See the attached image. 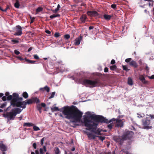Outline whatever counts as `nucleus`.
Instances as JSON below:
<instances>
[{
  "instance_id": "09e8293b",
  "label": "nucleus",
  "mask_w": 154,
  "mask_h": 154,
  "mask_svg": "<svg viewBox=\"0 0 154 154\" xmlns=\"http://www.w3.org/2000/svg\"><path fill=\"white\" fill-rule=\"evenodd\" d=\"M33 57L34 58L36 59H39L38 56L37 54L34 55Z\"/></svg>"
},
{
  "instance_id": "393cba45",
  "label": "nucleus",
  "mask_w": 154,
  "mask_h": 154,
  "mask_svg": "<svg viewBox=\"0 0 154 154\" xmlns=\"http://www.w3.org/2000/svg\"><path fill=\"white\" fill-rule=\"evenodd\" d=\"M23 97L25 99L28 98L29 95L25 91L22 94Z\"/></svg>"
},
{
  "instance_id": "a19ab883",
  "label": "nucleus",
  "mask_w": 154,
  "mask_h": 154,
  "mask_svg": "<svg viewBox=\"0 0 154 154\" xmlns=\"http://www.w3.org/2000/svg\"><path fill=\"white\" fill-rule=\"evenodd\" d=\"M58 9H57V8H56L54 10H52V11L53 12V13H56L59 10Z\"/></svg>"
},
{
  "instance_id": "bb28decb",
  "label": "nucleus",
  "mask_w": 154,
  "mask_h": 154,
  "mask_svg": "<svg viewBox=\"0 0 154 154\" xmlns=\"http://www.w3.org/2000/svg\"><path fill=\"white\" fill-rule=\"evenodd\" d=\"M51 111L53 112L55 111H59L60 109L57 107H54L52 108H51Z\"/></svg>"
},
{
  "instance_id": "13d9d810",
  "label": "nucleus",
  "mask_w": 154,
  "mask_h": 154,
  "mask_svg": "<svg viewBox=\"0 0 154 154\" xmlns=\"http://www.w3.org/2000/svg\"><path fill=\"white\" fill-rule=\"evenodd\" d=\"M43 150H44V151L45 152H46L47 151L46 148L45 146H43Z\"/></svg>"
},
{
  "instance_id": "c85d7f7f",
  "label": "nucleus",
  "mask_w": 154,
  "mask_h": 154,
  "mask_svg": "<svg viewBox=\"0 0 154 154\" xmlns=\"http://www.w3.org/2000/svg\"><path fill=\"white\" fill-rule=\"evenodd\" d=\"M54 152L55 154H60V149L59 148L57 147L55 148Z\"/></svg>"
},
{
  "instance_id": "ea45409f",
  "label": "nucleus",
  "mask_w": 154,
  "mask_h": 154,
  "mask_svg": "<svg viewBox=\"0 0 154 154\" xmlns=\"http://www.w3.org/2000/svg\"><path fill=\"white\" fill-rule=\"evenodd\" d=\"M132 58H127L125 60V61L126 63H129L132 61Z\"/></svg>"
},
{
  "instance_id": "20e7f679",
  "label": "nucleus",
  "mask_w": 154,
  "mask_h": 154,
  "mask_svg": "<svg viewBox=\"0 0 154 154\" xmlns=\"http://www.w3.org/2000/svg\"><path fill=\"white\" fill-rule=\"evenodd\" d=\"M85 113L87 116H89V118H91V119L90 120H93V122H95L108 124L112 120H114L115 119H112L109 120H108L107 119L104 117L102 116L94 114L91 115V112H87Z\"/></svg>"
},
{
  "instance_id": "8fccbe9b",
  "label": "nucleus",
  "mask_w": 154,
  "mask_h": 154,
  "mask_svg": "<svg viewBox=\"0 0 154 154\" xmlns=\"http://www.w3.org/2000/svg\"><path fill=\"white\" fill-rule=\"evenodd\" d=\"M40 154H44L43 149L42 148H40L39 149Z\"/></svg>"
},
{
  "instance_id": "a878e982",
  "label": "nucleus",
  "mask_w": 154,
  "mask_h": 154,
  "mask_svg": "<svg viewBox=\"0 0 154 154\" xmlns=\"http://www.w3.org/2000/svg\"><path fill=\"white\" fill-rule=\"evenodd\" d=\"M60 15L57 14H53L52 15H51L50 16V18L51 19H53V18L57 17H60Z\"/></svg>"
},
{
  "instance_id": "0eeeda50",
  "label": "nucleus",
  "mask_w": 154,
  "mask_h": 154,
  "mask_svg": "<svg viewBox=\"0 0 154 154\" xmlns=\"http://www.w3.org/2000/svg\"><path fill=\"white\" fill-rule=\"evenodd\" d=\"M134 134L133 132L131 131H125L122 136V138L124 140H129L128 142L130 144L133 141L132 140L133 136Z\"/></svg>"
},
{
  "instance_id": "37998d69",
  "label": "nucleus",
  "mask_w": 154,
  "mask_h": 154,
  "mask_svg": "<svg viewBox=\"0 0 154 154\" xmlns=\"http://www.w3.org/2000/svg\"><path fill=\"white\" fill-rule=\"evenodd\" d=\"M45 139V137H44L41 139V145H43Z\"/></svg>"
},
{
  "instance_id": "052dcab7",
  "label": "nucleus",
  "mask_w": 154,
  "mask_h": 154,
  "mask_svg": "<svg viewBox=\"0 0 154 154\" xmlns=\"http://www.w3.org/2000/svg\"><path fill=\"white\" fill-rule=\"evenodd\" d=\"M114 139L117 142L119 141V139L118 138L116 137L114 138Z\"/></svg>"
},
{
  "instance_id": "c756f323",
  "label": "nucleus",
  "mask_w": 154,
  "mask_h": 154,
  "mask_svg": "<svg viewBox=\"0 0 154 154\" xmlns=\"http://www.w3.org/2000/svg\"><path fill=\"white\" fill-rule=\"evenodd\" d=\"M43 8L42 7H39L36 10V13H38L43 11Z\"/></svg>"
},
{
  "instance_id": "f257e3e1",
  "label": "nucleus",
  "mask_w": 154,
  "mask_h": 154,
  "mask_svg": "<svg viewBox=\"0 0 154 154\" xmlns=\"http://www.w3.org/2000/svg\"><path fill=\"white\" fill-rule=\"evenodd\" d=\"M62 109H63L62 113L66 116V119L72 120L71 122L72 123H76L80 121L83 113L76 106H64Z\"/></svg>"
},
{
  "instance_id": "7ed1b4c3",
  "label": "nucleus",
  "mask_w": 154,
  "mask_h": 154,
  "mask_svg": "<svg viewBox=\"0 0 154 154\" xmlns=\"http://www.w3.org/2000/svg\"><path fill=\"white\" fill-rule=\"evenodd\" d=\"M83 121V123L85 126L87 128L86 130L97 134L98 136L101 135V131L99 129H97L98 125V123L91 120L86 115L84 116Z\"/></svg>"
},
{
  "instance_id": "3c124183",
  "label": "nucleus",
  "mask_w": 154,
  "mask_h": 154,
  "mask_svg": "<svg viewBox=\"0 0 154 154\" xmlns=\"http://www.w3.org/2000/svg\"><path fill=\"white\" fill-rule=\"evenodd\" d=\"M33 147L35 149L36 148V144L35 143H34L33 144Z\"/></svg>"
},
{
  "instance_id": "0e129e2a",
  "label": "nucleus",
  "mask_w": 154,
  "mask_h": 154,
  "mask_svg": "<svg viewBox=\"0 0 154 154\" xmlns=\"http://www.w3.org/2000/svg\"><path fill=\"white\" fill-rule=\"evenodd\" d=\"M149 6H153V3L152 2H149Z\"/></svg>"
},
{
  "instance_id": "603ef678",
  "label": "nucleus",
  "mask_w": 154,
  "mask_h": 154,
  "mask_svg": "<svg viewBox=\"0 0 154 154\" xmlns=\"http://www.w3.org/2000/svg\"><path fill=\"white\" fill-rule=\"evenodd\" d=\"M148 77L150 79H154V75H153L150 76H149Z\"/></svg>"
},
{
  "instance_id": "4c0bfd02",
  "label": "nucleus",
  "mask_w": 154,
  "mask_h": 154,
  "mask_svg": "<svg viewBox=\"0 0 154 154\" xmlns=\"http://www.w3.org/2000/svg\"><path fill=\"white\" fill-rule=\"evenodd\" d=\"M64 38L66 39H68L70 38V35L69 34H66L64 36Z\"/></svg>"
},
{
  "instance_id": "5fc2aeb1",
  "label": "nucleus",
  "mask_w": 154,
  "mask_h": 154,
  "mask_svg": "<svg viewBox=\"0 0 154 154\" xmlns=\"http://www.w3.org/2000/svg\"><path fill=\"white\" fill-rule=\"evenodd\" d=\"M147 116H149L150 117L151 119H154V115H152L150 114L149 115H147Z\"/></svg>"
},
{
  "instance_id": "f704fd0d",
  "label": "nucleus",
  "mask_w": 154,
  "mask_h": 154,
  "mask_svg": "<svg viewBox=\"0 0 154 154\" xmlns=\"http://www.w3.org/2000/svg\"><path fill=\"white\" fill-rule=\"evenodd\" d=\"M137 114L138 115L137 117L139 118H142L145 116V115L143 114H139L138 113H137Z\"/></svg>"
},
{
  "instance_id": "49530a36",
  "label": "nucleus",
  "mask_w": 154,
  "mask_h": 154,
  "mask_svg": "<svg viewBox=\"0 0 154 154\" xmlns=\"http://www.w3.org/2000/svg\"><path fill=\"white\" fill-rule=\"evenodd\" d=\"M14 52L15 54L17 55L20 54V52L17 50H14Z\"/></svg>"
},
{
  "instance_id": "39448f33",
  "label": "nucleus",
  "mask_w": 154,
  "mask_h": 154,
  "mask_svg": "<svg viewBox=\"0 0 154 154\" xmlns=\"http://www.w3.org/2000/svg\"><path fill=\"white\" fill-rule=\"evenodd\" d=\"M22 110L23 109L18 108L13 109L11 112H7L3 114V116L7 118L8 120H13L16 115L20 113Z\"/></svg>"
},
{
  "instance_id": "2f4dec72",
  "label": "nucleus",
  "mask_w": 154,
  "mask_h": 154,
  "mask_svg": "<svg viewBox=\"0 0 154 154\" xmlns=\"http://www.w3.org/2000/svg\"><path fill=\"white\" fill-rule=\"evenodd\" d=\"M97 137H98L99 138V140H101L102 142H103V140L106 138V137H102L100 136H97Z\"/></svg>"
},
{
  "instance_id": "58836bf2",
  "label": "nucleus",
  "mask_w": 154,
  "mask_h": 154,
  "mask_svg": "<svg viewBox=\"0 0 154 154\" xmlns=\"http://www.w3.org/2000/svg\"><path fill=\"white\" fill-rule=\"evenodd\" d=\"M113 126V124L112 123H111L108 125L107 126L108 128L109 129H111L112 127V126Z\"/></svg>"
},
{
  "instance_id": "a211bd4d",
  "label": "nucleus",
  "mask_w": 154,
  "mask_h": 154,
  "mask_svg": "<svg viewBox=\"0 0 154 154\" xmlns=\"http://www.w3.org/2000/svg\"><path fill=\"white\" fill-rule=\"evenodd\" d=\"M87 135L88 138H90V139H94L95 138V137L97 136V135H94L92 133H88Z\"/></svg>"
},
{
  "instance_id": "ddd939ff",
  "label": "nucleus",
  "mask_w": 154,
  "mask_h": 154,
  "mask_svg": "<svg viewBox=\"0 0 154 154\" xmlns=\"http://www.w3.org/2000/svg\"><path fill=\"white\" fill-rule=\"evenodd\" d=\"M46 106V104L45 103H42L41 104H38L37 105V109L38 110L39 112L41 113L42 112V107H45Z\"/></svg>"
},
{
  "instance_id": "2eb2a0df",
  "label": "nucleus",
  "mask_w": 154,
  "mask_h": 154,
  "mask_svg": "<svg viewBox=\"0 0 154 154\" xmlns=\"http://www.w3.org/2000/svg\"><path fill=\"white\" fill-rule=\"evenodd\" d=\"M129 65L135 68H137L138 66L137 63L135 61L132 60L129 63Z\"/></svg>"
},
{
  "instance_id": "6ab92c4d",
  "label": "nucleus",
  "mask_w": 154,
  "mask_h": 154,
  "mask_svg": "<svg viewBox=\"0 0 154 154\" xmlns=\"http://www.w3.org/2000/svg\"><path fill=\"white\" fill-rule=\"evenodd\" d=\"M113 15H108V14H105L103 15L104 18L106 20H110L111 18L112 17Z\"/></svg>"
},
{
  "instance_id": "6e6552de",
  "label": "nucleus",
  "mask_w": 154,
  "mask_h": 154,
  "mask_svg": "<svg viewBox=\"0 0 154 154\" xmlns=\"http://www.w3.org/2000/svg\"><path fill=\"white\" fill-rule=\"evenodd\" d=\"M22 29L21 26L19 25L17 26L14 29L15 33L14 35L20 36L22 34Z\"/></svg>"
},
{
  "instance_id": "4d7b16f0",
  "label": "nucleus",
  "mask_w": 154,
  "mask_h": 154,
  "mask_svg": "<svg viewBox=\"0 0 154 154\" xmlns=\"http://www.w3.org/2000/svg\"><path fill=\"white\" fill-rule=\"evenodd\" d=\"M17 59H18L21 60H24V59H23L20 56H17Z\"/></svg>"
},
{
  "instance_id": "f3484780",
  "label": "nucleus",
  "mask_w": 154,
  "mask_h": 154,
  "mask_svg": "<svg viewBox=\"0 0 154 154\" xmlns=\"http://www.w3.org/2000/svg\"><path fill=\"white\" fill-rule=\"evenodd\" d=\"M82 37L80 36L79 37L76 38L75 40V42L74 44L76 45H79L81 42V40L82 39Z\"/></svg>"
},
{
  "instance_id": "6e6d98bb",
  "label": "nucleus",
  "mask_w": 154,
  "mask_h": 154,
  "mask_svg": "<svg viewBox=\"0 0 154 154\" xmlns=\"http://www.w3.org/2000/svg\"><path fill=\"white\" fill-rule=\"evenodd\" d=\"M115 63V60L112 59L111 61V64H113Z\"/></svg>"
},
{
  "instance_id": "9b49d317",
  "label": "nucleus",
  "mask_w": 154,
  "mask_h": 154,
  "mask_svg": "<svg viewBox=\"0 0 154 154\" xmlns=\"http://www.w3.org/2000/svg\"><path fill=\"white\" fill-rule=\"evenodd\" d=\"M87 14L89 16L92 17H96L99 15V14L96 11H88L87 13Z\"/></svg>"
},
{
  "instance_id": "c03bdc74",
  "label": "nucleus",
  "mask_w": 154,
  "mask_h": 154,
  "mask_svg": "<svg viewBox=\"0 0 154 154\" xmlns=\"http://www.w3.org/2000/svg\"><path fill=\"white\" fill-rule=\"evenodd\" d=\"M60 36V35L58 32H56L54 34V36L56 37H58Z\"/></svg>"
},
{
  "instance_id": "b1692460",
  "label": "nucleus",
  "mask_w": 154,
  "mask_h": 154,
  "mask_svg": "<svg viewBox=\"0 0 154 154\" xmlns=\"http://www.w3.org/2000/svg\"><path fill=\"white\" fill-rule=\"evenodd\" d=\"M20 6V3L18 0H16V2L14 4V7L17 8H19Z\"/></svg>"
},
{
  "instance_id": "7c9ffc66",
  "label": "nucleus",
  "mask_w": 154,
  "mask_h": 154,
  "mask_svg": "<svg viewBox=\"0 0 154 154\" xmlns=\"http://www.w3.org/2000/svg\"><path fill=\"white\" fill-rule=\"evenodd\" d=\"M110 68L111 70H114L116 69L117 66L115 65H114L111 66L110 67Z\"/></svg>"
},
{
  "instance_id": "bf43d9fd",
  "label": "nucleus",
  "mask_w": 154,
  "mask_h": 154,
  "mask_svg": "<svg viewBox=\"0 0 154 154\" xmlns=\"http://www.w3.org/2000/svg\"><path fill=\"white\" fill-rule=\"evenodd\" d=\"M45 32L46 33L48 34H50L51 33V32L48 30H45Z\"/></svg>"
},
{
  "instance_id": "4468645a",
  "label": "nucleus",
  "mask_w": 154,
  "mask_h": 154,
  "mask_svg": "<svg viewBox=\"0 0 154 154\" xmlns=\"http://www.w3.org/2000/svg\"><path fill=\"white\" fill-rule=\"evenodd\" d=\"M13 95H9L7 97L6 96H4L2 98V100L3 101H5L6 100H11V102L12 101L13 99Z\"/></svg>"
},
{
  "instance_id": "423d86ee",
  "label": "nucleus",
  "mask_w": 154,
  "mask_h": 154,
  "mask_svg": "<svg viewBox=\"0 0 154 154\" xmlns=\"http://www.w3.org/2000/svg\"><path fill=\"white\" fill-rule=\"evenodd\" d=\"M83 82L86 86L87 85H90L92 88L99 86L101 84L100 80L98 79H96L95 80L85 79L84 80Z\"/></svg>"
},
{
  "instance_id": "aec40b11",
  "label": "nucleus",
  "mask_w": 154,
  "mask_h": 154,
  "mask_svg": "<svg viewBox=\"0 0 154 154\" xmlns=\"http://www.w3.org/2000/svg\"><path fill=\"white\" fill-rule=\"evenodd\" d=\"M40 90L42 91H44V90H45L47 92H49L50 91V88L47 86H46L44 88H41L40 89Z\"/></svg>"
},
{
  "instance_id": "1a4fd4ad",
  "label": "nucleus",
  "mask_w": 154,
  "mask_h": 154,
  "mask_svg": "<svg viewBox=\"0 0 154 154\" xmlns=\"http://www.w3.org/2000/svg\"><path fill=\"white\" fill-rule=\"evenodd\" d=\"M143 125L144 126V128L149 129V127L148 126L150 123V120L146 118V119L142 120Z\"/></svg>"
},
{
  "instance_id": "a18cd8bd",
  "label": "nucleus",
  "mask_w": 154,
  "mask_h": 154,
  "mask_svg": "<svg viewBox=\"0 0 154 154\" xmlns=\"http://www.w3.org/2000/svg\"><path fill=\"white\" fill-rule=\"evenodd\" d=\"M73 1L76 3H79L82 2V0H73Z\"/></svg>"
},
{
  "instance_id": "c9c22d12",
  "label": "nucleus",
  "mask_w": 154,
  "mask_h": 154,
  "mask_svg": "<svg viewBox=\"0 0 154 154\" xmlns=\"http://www.w3.org/2000/svg\"><path fill=\"white\" fill-rule=\"evenodd\" d=\"M33 129L34 131H38L40 130L39 128L36 126H33Z\"/></svg>"
},
{
  "instance_id": "5701e85b",
  "label": "nucleus",
  "mask_w": 154,
  "mask_h": 154,
  "mask_svg": "<svg viewBox=\"0 0 154 154\" xmlns=\"http://www.w3.org/2000/svg\"><path fill=\"white\" fill-rule=\"evenodd\" d=\"M24 126L30 127L31 126H33L34 124L31 123H25L23 125Z\"/></svg>"
},
{
  "instance_id": "473e14b6",
  "label": "nucleus",
  "mask_w": 154,
  "mask_h": 154,
  "mask_svg": "<svg viewBox=\"0 0 154 154\" xmlns=\"http://www.w3.org/2000/svg\"><path fill=\"white\" fill-rule=\"evenodd\" d=\"M122 69L126 71H129L130 70L129 69H128L127 66L126 65H122Z\"/></svg>"
},
{
  "instance_id": "dca6fc26",
  "label": "nucleus",
  "mask_w": 154,
  "mask_h": 154,
  "mask_svg": "<svg viewBox=\"0 0 154 154\" xmlns=\"http://www.w3.org/2000/svg\"><path fill=\"white\" fill-rule=\"evenodd\" d=\"M87 18V16L85 14L82 15L80 17V20L81 21L82 23H84L85 22L86 19Z\"/></svg>"
},
{
  "instance_id": "774afa93",
  "label": "nucleus",
  "mask_w": 154,
  "mask_h": 154,
  "mask_svg": "<svg viewBox=\"0 0 154 154\" xmlns=\"http://www.w3.org/2000/svg\"><path fill=\"white\" fill-rule=\"evenodd\" d=\"M35 154H39V152L38 150H36L35 151Z\"/></svg>"
},
{
  "instance_id": "e433bc0d",
  "label": "nucleus",
  "mask_w": 154,
  "mask_h": 154,
  "mask_svg": "<svg viewBox=\"0 0 154 154\" xmlns=\"http://www.w3.org/2000/svg\"><path fill=\"white\" fill-rule=\"evenodd\" d=\"M55 94V92H52L51 96L49 97V99H50L53 98L54 96V95Z\"/></svg>"
},
{
  "instance_id": "864d4df0",
  "label": "nucleus",
  "mask_w": 154,
  "mask_h": 154,
  "mask_svg": "<svg viewBox=\"0 0 154 154\" xmlns=\"http://www.w3.org/2000/svg\"><path fill=\"white\" fill-rule=\"evenodd\" d=\"M108 68L107 67H105L104 69V71L105 72H107L108 71Z\"/></svg>"
},
{
  "instance_id": "9d476101",
  "label": "nucleus",
  "mask_w": 154,
  "mask_h": 154,
  "mask_svg": "<svg viewBox=\"0 0 154 154\" xmlns=\"http://www.w3.org/2000/svg\"><path fill=\"white\" fill-rule=\"evenodd\" d=\"M113 119H115L114 120H112L111 122L116 121V125L117 126L121 127L123 126V123L122 120L118 119H116L114 118Z\"/></svg>"
},
{
  "instance_id": "680f3d73",
  "label": "nucleus",
  "mask_w": 154,
  "mask_h": 154,
  "mask_svg": "<svg viewBox=\"0 0 154 154\" xmlns=\"http://www.w3.org/2000/svg\"><path fill=\"white\" fill-rule=\"evenodd\" d=\"M9 93L8 92H6L5 94V95L6 96H9Z\"/></svg>"
},
{
  "instance_id": "de8ad7c7",
  "label": "nucleus",
  "mask_w": 154,
  "mask_h": 154,
  "mask_svg": "<svg viewBox=\"0 0 154 154\" xmlns=\"http://www.w3.org/2000/svg\"><path fill=\"white\" fill-rule=\"evenodd\" d=\"M111 7L112 8L115 9L116 8V5L115 4H112L111 5Z\"/></svg>"
},
{
  "instance_id": "cd10ccee",
  "label": "nucleus",
  "mask_w": 154,
  "mask_h": 154,
  "mask_svg": "<svg viewBox=\"0 0 154 154\" xmlns=\"http://www.w3.org/2000/svg\"><path fill=\"white\" fill-rule=\"evenodd\" d=\"M128 85H133L132 80L130 78H128Z\"/></svg>"
},
{
  "instance_id": "412c9836",
  "label": "nucleus",
  "mask_w": 154,
  "mask_h": 154,
  "mask_svg": "<svg viewBox=\"0 0 154 154\" xmlns=\"http://www.w3.org/2000/svg\"><path fill=\"white\" fill-rule=\"evenodd\" d=\"M0 149L2 151H6L7 150V147L4 144L0 145Z\"/></svg>"
},
{
  "instance_id": "4be33fe9",
  "label": "nucleus",
  "mask_w": 154,
  "mask_h": 154,
  "mask_svg": "<svg viewBox=\"0 0 154 154\" xmlns=\"http://www.w3.org/2000/svg\"><path fill=\"white\" fill-rule=\"evenodd\" d=\"M25 61L27 62V63L29 64H33L36 62L35 61H32L28 59H26L25 58L24 59Z\"/></svg>"
},
{
  "instance_id": "72a5a7b5",
  "label": "nucleus",
  "mask_w": 154,
  "mask_h": 154,
  "mask_svg": "<svg viewBox=\"0 0 154 154\" xmlns=\"http://www.w3.org/2000/svg\"><path fill=\"white\" fill-rule=\"evenodd\" d=\"M11 42H13L14 44H17L19 43V42L18 40L16 39H13L11 40Z\"/></svg>"
},
{
  "instance_id": "338daca9",
  "label": "nucleus",
  "mask_w": 154,
  "mask_h": 154,
  "mask_svg": "<svg viewBox=\"0 0 154 154\" xmlns=\"http://www.w3.org/2000/svg\"><path fill=\"white\" fill-rule=\"evenodd\" d=\"M94 26H90L89 27V30L92 29H93L94 28Z\"/></svg>"
},
{
  "instance_id": "79ce46f5",
  "label": "nucleus",
  "mask_w": 154,
  "mask_h": 154,
  "mask_svg": "<svg viewBox=\"0 0 154 154\" xmlns=\"http://www.w3.org/2000/svg\"><path fill=\"white\" fill-rule=\"evenodd\" d=\"M6 105V103H5L3 104H2V105H1V106H0V107L1 108H4L5 106Z\"/></svg>"
},
{
  "instance_id": "e2e57ef3",
  "label": "nucleus",
  "mask_w": 154,
  "mask_h": 154,
  "mask_svg": "<svg viewBox=\"0 0 154 154\" xmlns=\"http://www.w3.org/2000/svg\"><path fill=\"white\" fill-rule=\"evenodd\" d=\"M9 8V7L8 6H7L6 8L4 9V12H6L7 10Z\"/></svg>"
},
{
  "instance_id": "f8f14e48",
  "label": "nucleus",
  "mask_w": 154,
  "mask_h": 154,
  "mask_svg": "<svg viewBox=\"0 0 154 154\" xmlns=\"http://www.w3.org/2000/svg\"><path fill=\"white\" fill-rule=\"evenodd\" d=\"M139 79L142 82V83L145 85H148L149 82L148 81L146 80L143 75H142L139 76Z\"/></svg>"
},
{
  "instance_id": "69168bd1",
  "label": "nucleus",
  "mask_w": 154,
  "mask_h": 154,
  "mask_svg": "<svg viewBox=\"0 0 154 154\" xmlns=\"http://www.w3.org/2000/svg\"><path fill=\"white\" fill-rule=\"evenodd\" d=\"M86 5V4H85L84 3H82L81 5V6H84L85 7Z\"/></svg>"
},
{
  "instance_id": "f03ea898",
  "label": "nucleus",
  "mask_w": 154,
  "mask_h": 154,
  "mask_svg": "<svg viewBox=\"0 0 154 154\" xmlns=\"http://www.w3.org/2000/svg\"><path fill=\"white\" fill-rule=\"evenodd\" d=\"M13 98L11 102V105L13 107L16 106L25 109L26 107L27 104L29 105L35 103H38L40 102L39 99L37 97H32L25 101H22L23 100V98L22 97H19L18 94L14 93L13 94Z\"/></svg>"
}]
</instances>
